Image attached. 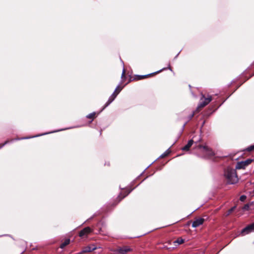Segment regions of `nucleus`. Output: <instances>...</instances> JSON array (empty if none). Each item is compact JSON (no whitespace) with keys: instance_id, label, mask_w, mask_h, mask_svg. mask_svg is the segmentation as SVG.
I'll return each instance as SVG.
<instances>
[{"instance_id":"obj_1","label":"nucleus","mask_w":254,"mask_h":254,"mask_svg":"<svg viewBox=\"0 0 254 254\" xmlns=\"http://www.w3.org/2000/svg\"><path fill=\"white\" fill-rule=\"evenodd\" d=\"M225 176L230 184H234L238 182V178L235 169L228 168L225 171Z\"/></svg>"},{"instance_id":"obj_2","label":"nucleus","mask_w":254,"mask_h":254,"mask_svg":"<svg viewBox=\"0 0 254 254\" xmlns=\"http://www.w3.org/2000/svg\"><path fill=\"white\" fill-rule=\"evenodd\" d=\"M195 148L199 153L203 154L205 157H210L214 155L212 150L206 145H197L196 143Z\"/></svg>"},{"instance_id":"obj_3","label":"nucleus","mask_w":254,"mask_h":254,"mask_svg":"<svg viewBox=\"0 0 254 254\" xmlns=\"http://www.w3.org/2000/svg\"><path fill=\"white\" fill-rule=\"evenodd\" d=\"M204 100V101H202L200 103L196 110H198L199 108H202L208 104L212 100V98L211 96H208L207 98H205L204 96L202 95V97L201 98V100Z\"/></svg>"},{"instance_id":"obj_4","label":"nucleus","mask_w":254,"mask_h":254,"mask_svg":"<svg viewBox=\"0 0 254 254\" xmlns=\"http://www.w3.org/2000/svg\"><path fill=\"white\" fill-rule=\"evenodd\" d=\"M253 160L248 159L244 161H241L238 162L236 166V168L237 169H245L247 166L250 164Z\"/></svg>"},{"instance_id":"obj_5","label":"nucleus","mask_w":254,"mask_h":254,"mask_svg":"<svg viewBox=\"0 0 254 254\" xmlns=\"http://www.w3.org/2000/svg\"><path fill=\"white\" fill-rule=\"evenodd\" d=\"M253 231H254V223L247 226L245 228L242 229L241 234L242 236H244L245 235L249 234L250 233Z\"/></svg>"},{"instance_id":"obj_6","label":"nucleus","mask_w":254,"mask_h":254,"mask_svg":"<svg viewBox=\"0 0 254 254\" xmlns=\"http://www.w3.org/2000/svg\"><path fill=\"white\" fill-rule=\"evenodd\" d=\"M91 231L92 230L90 227H86L80 231L79 236L80 237H86Z\"/></svg>"},{"instance_id":"obj_7","label":"nucleus","mask_w":254,"mask_h":254,"mask_svg":"<svg viewBox=\"0 0 254 254\" xmlns=\"http://www.w3.org/2000/svg\"><path fill=\"white\" fill-rule=\"evenodd\" d=\"M204 219L202 218H198L194 220L192 224V227L194 228L197 227L202 225L204 222Z\"/></svg>"},{"instance_id":"obj_8","label":"nucleus","mask_w":254,"mask_h":254,"mask_svg":"<svg viewBox=\"0 0 254 254\" xmlns=\"http://www.w3.org/2000/svg\"><path fill=\"white\" fill-rule=\"evenodd\" d=\"M131 249L127 246H123L122 247L119 248L117 252L121 254H126L128 252H130Z\"/></svg>"},{"instance_id":"obj_9","label":"nucleus","mask_w":254,"mask_h":254,"mask_svg":"<svg viewBox=\"0 0 254 254\" xmlns=\"http://www.w3.org/2000/svg\"><path fill=\"white\" fill-rule=\"evenodd\" d=\"M122 88H120V86H118L114 92L111 95V96L109 97L110 99H112V100H114L116 97H117V95L119 93V92L121 91Z\"/></svg>"},{"instance_id":"obj_10","label":"nucleus","mask_w":254,"mask_h":254,"mask_svg":"<svg viewBox=\"0 0 254 254\" xmlns=\"http://www.w3.org/2000/svg\"><path fill=\"white\" fill-rule=\"evenodd\" d=\"M193 141L192 139H190L189 141L187 144L184 147L182 148V150L184 151H188L190 147L192 146L193 144Z\"/></svg>"},{"instance_id":"obj_11","label":"nucleus","mask_w":254,"mask_h":254,"mask_svg":"<svg viewBox=\"0 0 254 254\" xmlns=\"http://www.w3.org/2000/svg\"><path fill=\"white\" fill-rule=\"evenodd\" d=\"M96 248L94 247L88 246V247H85L83 249L82 251L80 254H81L84 253L90 252H92V251L94 250Z\"/></svg>"},{"instance_id":"obj_12","label":"nucleus","mask_w":254,"mask_h":254,"mask_svg":"<svg viewBox=\"0 0 254 254\" xmlns=\"http://www.w3.org/2000/svg\"><path fill=\"white\" fill-rule=\"evenodd\" d=\"M184 242V240L182 238H179L177 239V240H175L174 242V244L175 246H177L180 244H183Z\"/></svg>"},{"instance_id":"obj_13","label":"nucleus","mask_w":254,"mask_h":254,"mask_svg":"<svg viewBox=\"0 0 254 254\" xmlns=\"http://www.w3.org/2000/svg\"><path fill=\"white\" fill-rule=\"evenodd\" d=\"M70 243V240L67 239H66L65 240V241H64V243H63L61 245V248L62 249H63L66 246H67V245H68Z\"/></svg>"},{"instance_id":"obj_14","label":"nucleus","mask_w":254,"mask_h":254,"mask_svg":"<svg viewBox=\"0 0 254 254\" xmlns=\"http://www.w3.org/2000/svg\"><path fill=\"white\" fill-rule=\"evenodd\" d=\"M96 115V113L95 112H93L92 113H91L87 116V118L88 119H91L92 120L94 118H95Z\"/></svg>"},{"instance_id":"obj_15","label":"nucleus","mask_w":254,"mask_h":254,"mask_svg":"<svg viewBox=\"0 0 254 254\" xmlns=\"http://www.w3.org/2000/svg\"><path fill=\"white\" fill-rule=\"evenodd\" d=\"M236 208V206H234L233 207H232L231 209H230L227 212V213L226 214V216H228Z\"/></svg>"},{"instance_id":"obj_16","label":"nucleus","mask_w":254,"mask_h":254,"mask_svg":"<svg viewBox=\"0 0 254 254\" xmlns=\"http://www.w3.org/2000/svg\"><path fill=\"white\" fill-rule=\"evenodd\" d=\"M113 101V100H112V99L109 98L108 101L105 104V105L104 106V107L103 108V109H105L107 106H108Z\"/></svg>"},{"instance_id":"obj_17","label":"nucleus","mask_w":254,"mask_h":254,"mask_svg":"<svg viewBox=\"0 0 254 254\" xmlns=\"http://www.w3.org/2000/svg\"><path fill=\"white\" fill-rule=\"evenodd\" d=\"M254 150V144L253 145H251L249 147H248L247 149H246V150L248 151H251L252 150Z\"/></svg>"},{"instance_id":"obj_18","label":"nucleus","mask_w":254,"mask_h":254,"mask_svg":"<svg viewBox=\"0 0 254 254\" xmlns=\"http://www.w3.org/2000/svg\"><path fill=\"white\" fill-rule=\"evenodd\" d=\"M246 199V196H245L244 195L241 196V197L240 198V199L241 201H245Z\"/></svg>"},{"instance_id":"obj_19","label":"nucleus","mask_w":254,"mask_h":254,"mask_svg":"<svg viewBox=\"0 0 254 254\" xmlns=\"http://www.w3.org/2000/svg\"><path fill=\"white\" fill-rule=\"evenodd\" d=\"M249 208V204H246V205L244 206V207H243V209H244V210H248Z\"/></svg>"},{"instance_id":"obj_20","label":"nucleus","mask_w":254,"mask_h":254,"mask_svg":"<svg viewBox=\"0 0 254 254\" xmlns=\"http://www.w3.org/2000/svg\"><path fill=\"white\" fill-rule=\"evenodd\" d=\"M8 142V141H6L3 144H1L0 145V148H1L2 146H3L5 144H6Z\"/></svg>"},{"instance_id":"obj_21","label":"nucleus","mask_w":254,"mask_h":254,"mask_svg":"<svg viewBox=\"0 0 254 254\" xmlns=\"http://www.w3.org/2000/svg\"><path fill=\"white\" fill-rule=\"evenodd\" d=\"M125 69H124L123 71L122 74V77H123V76H125Z\"/></svg>"},{"instance_id":"obj_22","label":"nucleus","mask_w":254,"mask_h":254,"mask_svg":"<svg viewBox=\"0 0 254 254\" xmlns=\"http://www.w3.org/2000/svg\"><path fill=\"white\" fill-rule=\"evenodd\" d=\"M194 113H194V112H193V113L190 115V119H191L193 117V116H194Z\"/></svg>"},{"instance_id":"obj_23","label":"nucleus","mask_w":254,"mask_h":254,"mask_svg":"<svg viewBox=\"0 0 254 254\" xmlns=\"http://www.w3.org/2000/svg\"><path fill=\"white\" fill-rule=\"evenodd\" d=\"M147 75L141 76L139 79H142L145 78Z\"/></svg>"},{"instance_id":"obj_24","label":"nucleus","mask_w":254,"mask_h":254,"mask_svg":"<svg viewBox=\"0 0 254 254\" xmlns=\"http://www.w3.org/2000/svg\"><path fill=\"white\" fill-rule=\"evenodd\" d=\"M166 155V154H163L162 155V156L164 157V156H165Z\"/></svg>"}]
</instances>
